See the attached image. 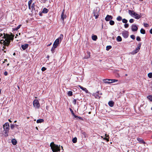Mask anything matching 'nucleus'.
I'll return each mask as SVG.
<instances>
[{"instance_id": "nucleus-1", "label": "nucleus", "mask_w": 152, "mask_h": 152, "mask_svg": "<svg viewBox=\"0 0 152 152\" xmlns=\"http://www.w3.org/2000/svg\"><path fill=\"white\" fill-rule=\"evenodd\" d=\"M4 36L2 37L5 40L1 39L0 41V43H4L5 45L9 46L10 44V40H12L14 39V35H12L10 36L9 35L5 33L4 34Z\"/></svg>"}, {"instance_id": "nucleus-2", "label": "nucleus", "mask_w": 152, "mask_h": 152, "mask_svg": "<svg viewBox=\"0 0 152 152\" xmlns=\"http://www.w3.org/2000/svg\"><path fill=\"white\" fill-rule=\"evenodd\" d=\"M50 146L53 152H61V150L60 146L54 144V142L51 143Z\"/></svg>"}, {"instance_id": "nucleus-3", "label": "nucleus", "mask_w": 152, "mask_h": 152, "mask_svg": "<svg viewBox=\"0 0 152 152\" xmlns=\"http://www.w3.org/2000/svg\"><path fill=\"white\" fill-rule=\"evenodd\" d=\"M4 128V134H6V136H8V133L10 129V125L8 123H5L3 125Z\"/></svg>"}, {"instance_id": "nucleus-4", "label": "nucleus", "mask_w": 152, "mask_h": 152, "mask_svg": "<svg viewBox=\"0 0 152 152\" xmlns=\"http://www.w3.org/2000/svg\"><path fill=\"white\" fill-rule=\"evenodd\" d=\"M33 104L34 107L37 108H39L40 107V104L39 101L37 99H34L33 102Z\"/></svg>"}, {"instance_id": "nucleus-5", "label": "nucleus", "mask_w": 152, "mask_h": 152, "mask_svg": "<svg viewBox=\"0 0 152 152\" xmlns=\"http://www.w3.org/2000/svg\"><path fill=\"white\" fill-rule=\"evenodd\" d=\"M93 14L94 16L95 17V18L97 19L99 15V10L97 9H94L93 10Z\"/></svg>"}, {"instance_id": "nucleus-6", "label": "nucleus", "mask_w": 152, "mask_h": 152, "mask_svg": "<svg viewBox=\"0 0 152 152\" xmlns=\"http://www.w3.org/2000/svg\"><path fill=\"white\" fill-rule=\"evenodd\" d=\"M122 35L125 38H126L128 37L129 36V32L127 31H123L122 33Z\"/></svg>"}, {"instance_id": "nucleus-7", "label": "nucleus", "mask_w": 152, "mask_h": 152, "mask_svg": "<svg viewBox=\"0 0 152 152\" xmlns=\"http://www.w3.org/2000/svg\"><path fill=\"white\" fill-rule=\"evenodd\" d=\"M113 17L111 15H107L106 17L105 18V19L106 21H108L110 20H111L113 19Z\"/></svg>"}, {"instance_id": "nucleus-8", "label": "nucleus", "mask_w": 152, "mask_h": 152, "mask_svg": "<svg viewBox=\"0 0 152 152\" xmlns=\"http://www.w3.org/2000/svg\"><path fill=\"white\" fill-rule=\"evenodd\" d=\"M132 29L133 31H137L138 30V27L137 26L133 24L132 26Z\"/></svg>"}, {"instance_id": "nucleus-9", "label": "nucleus", "mask_w": 152, "mask_h": 152, "mask_svg": "<svg viewBox=\"0 0 152 152\" xmlns=\"http://www.w3.org/2000/svg\"><path fill=\"white\" fill-rule=\"evenodd\" d=\"M133 15L134 16L135 18L137 19H139L141 17V16L140 15H139L135 12H134Z\"/></svg>"}, {"instance_id": "nucleus-10", "label": "nucleus", "mask_w": 152, "mask_h": 152, "mask_svg": "<svg viewBox=\"0 0 152 152\" xmlns=\"http://www.w3.org/2000/svg\"><path fill=\"white\" fill-rule=\"evenodd\" d=\"M59 39H56L54 42L53 46L57 48L59 44Z\"/></svg>"}, {"instance_id": "nucleus-11", "label": "nucleus", "mask_w": 152, "mask_h": 152, "mask_svg": "<svg viewBox=\"0 0 152 152\" xmlns=\"http://www.w3.org/2000/svg\"><path fill=\"white\" fill-rule=\"evenodd\" d=\"M98 93L99 91H98L97 92L94 93V95L96 98L99 99L100 98L101 96L99 95V94Z\"/></svg>"}, {"instance_id": "nucleus-12", "label": "nucleus", "mask_w": 152, "mask_h": 152, "mask_svg": "<svg viewBox=\"0 0 152 152\" xmlns=\"http://www.w3.org/2000/svg\"><path fill=\"white\" fill-rule=\"evenodd\" d=\"M28 46V44H25L21 45V48L23 50H26Z\"/></svg>"}, {"instance_id": "nucleus-13", "label": "nucleus", "mask_w": 152, "mask_h": 152, "mask_svg": "<svg viewBox=\"0 0 152 152\" xmlns=\"http://www.w3.org/2000/svg\"><path fill=\"white\" fill-rule=\"evenodd\" d=\"M78 86L79 87H80L82 90L84 91L86 93H88V91L86 89V88L83 87L82 86L80 85H79V86Z\"/></svg>"}, {"instance_id": "nucleus-14", "label": "nucleus", "mask_w": 152, "mask_h": 152, "mask_svg": "<svg viewBox=\"0 0 152 152\" xmlns=\"http://www.w3.org/2000/svg\"><path fill=\"white\" fill-rule=\"evenodd\" d=\"M110 81H111V79H105L103 80V81L105 83H110Z\"/></svg>"}, {"instance_id": "nucleus-15", "label": "nucleus", "mask_w": 152, "mask_h": 152, "mask_svg": "<svg viewBox=\"0 0 152 152\" xmlns=\"http://www.w3.org/2000/svg\"><path fill=\"white\" fill-rule=\"evenodd\" d=\"M114 102L112 101H110L108 103V104L110 107H113L114 106Z\"/></svg>"}, {"instance_id": "nucleus-16", "label": "nucleus", "mask_w": 152, "mask_h": 152, "mask_svg": "<svg viewBox=\"0 0 152 152\" xmlns=\"http://www.w3.org/2000/svg\"><path fill=\"white\" fill-rule=\"evenodd\" d=\"M137 140L139 142L141 143L144 144L145 143V142L143 140L142 138H137Z\"/></svg>"}, {"instance_id": "nucleus-17", "label": "nucleus", "mask_w": 152, "mask_h": 152, "mask_svg": "<svg viewBox=\"0 0 152 152\" xmlns=\"http://www.w3.org/2000/svg\"><path fill=\"white\" fill-rule=\"evenodd\" d=\"M66 17V15H63V13H61V19L63 21H64V19H65Z\"/></svg>"}, {"instance_id": "nucleus-18", "label": "nucleus", "mask_w": 152, "mask_h": 152, "mask_svg": "<svg viewBox=\"0 0 152 152\" xmlns=\"http://www.w3.org/2000/svg\"><path fill=\"white\" fill-rule=\"evenodd\" d=\"M35 6V4L34 3H33L32 4L31 6V12H32L33 13L34 12L33 11L34 10V9L35 8L34 7Z\"/></svg>"}, {"instance_id": "nucleus-19", "label": "nucleus", "mask_w": 152, "mask_h": 152, "mask_svg": "<svg viewBox=\"0 0 152 152\" xmlns=\"http://www.w3.org/2000/svg\"><path fill=\"white\" fill-rule=\"evenodd\" d=\"M48 11L49 10L47 9L46 8H44L43 9L42 12L43 13H47L48 12Z\"/></svg>"}, {"instance_id": "nucleus-20", "label": "nucleus", "mask_w": 152, "mask_h": 152, "mask_svg": "<svg viewBox=\"0 0 152 152\" xmlns=\"http://www.w3.org/2000/svg\"><path fill=\"white\" fill-rule=\"evenodd\" d=\"M39 10V8L37 7L34 9L33 11L34 12L35 14H37L39 12L38 10Z\"/></svg>"}, {"instance_id": "nucleus-21", "label": "nucleus", "mask_w": 152, "mask_h": 152, "mask_svg": "<svg viewBox=\"0 0 152 152\" xmlns=\"http://www.w3.org/2000/svg\"><path fill=\"white\" fill-rule=\"evenodd\" d=\"M87 56H85L84 57V58H85V59H87V58H89L90 57V52H87Z\"/></svg>"}, {"instance_id": "nucleus-22", "label": "nucleus", "mask_w": 152, "mask_h": 152, "mask_svg": "<svg viewBox=\"0 0 152 152\" xmlns=\"http://www.w3.org/2000/svg\"><path fill=\"white\" fill-rule=\"evenodd\" d=\"M63 35L62 34H60L59 37L57 38V39H59V41L61 42L62 40L63 39Z\"/></svg>"}, {"instance_id": "nucleus-23", "label": "nucleus", "mask_w": 152, "mask_h": 152, "mask_svg": "<svg viewBox=\"0 0 152 152\" xmlns=\"http://www.w3.org/2000/svg\"><path fill=\"white\" fill-rule=\"evenodd\" d=\"M12 142L13 145H15L17 144V141L15 139H12Z\"/></svg>"}, {"instance_id": "nucleus-24", "label": "nucleus", "mask_w": 152, "mask_h": 152, "mask_svg": "<svg viewBox=\"0 0 152 152\" xmlns=\"http://www.w3.org/2000/svg\"><path fill=\"white\" fill-rule=\"evenodd\" d=\"M44 121V119H38L37 121V123H39L43 122Z\"/></svg>"}, {"instance_id": "nucleus-25", "label": "nucleus", "mask_w": 152, "mask_h": 152, "mask_svg": "<svg viewBox=\"0 0 152 152\" xmlns=\"http://www.w3.org/2000/svg\"><path fill=\"white\" fill-rule=\"evenodd\" d=\"M70 110L71 112V113H72V114L74 116V117L75 118H76L77 117V116L75 115L74 113L73 112V111L71 109V108H70Z\"/></svg>"}, {"instance_id": "nucleus-26", "label": "nucleus", "mask_w": 152, "mask_h": 152, "mask_svg": "<svg viewBox=\"0 0 152 152\" xmlns=\"http://www.w3.org/2000/svg\"><path fill=\"white\" fill-rule=\"evenodd\" d=\"M32 0H30L28 1V6L29 9L30 10L31 9V5L32 4Z\"/></svg>"}, {"instance_id": "nucleus-27", "label": "nucleus", "mask_w": 152, "mask_h": 152, "mask_svg": "<svg viewBox=\"0 0 152 152\" xmlns=\"http://www.w3.org/2000/svg\"><path fill=\"white\" fill-rule=\"evenodd\" d=\"M118 42H121L122 41V38L121 36H118L116 38Z\"/></svg>"}, {"instance_id": "nucleus-28", "label": "nucleus", "mask_w": 152, "mask_h": 152, "mask_svg": "<svg viewBox=\"0 0 152 152\" xmlns=\"http://www.w3.org/2000/svg\"><path fill=\"white\" fill-rule=\"evenodd\" d=\"M92 40L95 41L97 39V37L96 35H94L92 36Z\"/></svg>"}, {"instance_id": "nucleus-29", "label": "nucleus", "mask_w": 152, "mask_h": 152, "mask_svg": "<svg viewBox=\"0 0 152 152\" xmlns=\"http://www.w3.org/2000/svg\"><path fill=\"white\" fill-rule=\"evenodd\" d=\"M56 47H55V46L53 45V47L52 48L51 51L52 53H54L55 52V49Z\"/></svg>"}, {"instance_id": "nucleus-30", "label": "nucleus", "mask_w": 152, "mask_h": 152, "mask_svg": "<svg viewBox=\"0 0 152 152\" xmlns=\"http://www.w3.org/2000/svg\"><path fill=\"white\" fill-rule=\"evenodd\" d=\"M140 32L141 34H144L145 33V30L143 28H141L140 31Z\"/></svg>"}, {"instance_id": "nucleus-31", "label": "nucleus", "mask_w": 152, "mask_h": 152, "mask_svg": "<svg viewBox=\"0 0 152 152\" xmlns=\"http://www.w3.org/2000/svg\"><path fill=\"white\" fill-rule=\"evenodd\" d=\"M129 14L130 15H131L132 16L133 15V14L134 12H134L132 10H129Z\"/></svg>"}, {"instance_id": "nucleus-32", "label": "nucleus", "mask_w": 152, "mask_h": 152, "mask_svg": "<svg viewBox=\"0 0 152 152\" xmlns=\"http://www.w3.org/2000/svg\"><path fill=\"white\" fill-rule=\"evenodd\" d=\"M116 20L118 21H121L122 20V17L120 16H118L116 18Z\"/></svg>"}, {"instance_id": "nucleus-33", "label": "nucleus", "mask_w": 152, "mask_h": 152, "mask_svg": "<svg viewBox=\"0 0 152 152\" xmlns=\"http://www.w3.org/2000/svg\"><path fill=\"white\" fill-rule=\"evenodd\" d=\"M77 138L76 137L74 138L72 140V141L73 143H75L77 142Z\"/></svg>"}, {"instance_id": "nucleus-34", "label": "nucleus", "mask_w": 152, "mask_h": 152, "mask_svg": "<svg viewBox=\"0 0 152 152\" xmlns=\"http://www.w3.org/2000/svg\"><path fill=\"white\" fill-rule=\"evenodd\" d=\"M140 49V48H137L134 51V53H137L139 51Z\"/></svg>"}, {"instance_id": "nucleus-35", "label": "nucleus", "mask_w": 152, "mask_h": 152, "mask_svg": "<svg viewBox=\"0 0 152 152\" xmlns=\"http://www.w3.org/2000/svg\"><path fill=\"white\" fill-rule=\"evenodd\" d=\"M147 98L150 101H152V96L149 95L147 97Z\"/></svg>"}, {"instance_id": "nucleus-36", "label": "nucleus", "mask_w": 152, "mask_h": 152, "mask_svg": "<svg viewBox=\"0 0 152 152\" xmlns=\"http://www.w3.org/2000/svg\"><path fill=\"white\" fill-rule=\"evenodd\" d=\"M109 23L111 25H113L115 24V22L113 20H110Z\"/></svg>"}, {"instance_id": "nucleus-37", "label": "nucleus", "mask_w": 152, "mask_h": 152, "mask_svg": "<svg viewBox=\"0 0 152 152\" xmlns=\"http://www.w3.org/2000/svg\"><path fill=\"white\" fill-rule=\"evenodd\" d=\"M68 95L69 96H71L72 95V92L71 91H68Z\"/></svg>"}, {"instance_id": "nucleus-38", "label": "nucleus", "mask_w": 152, "mask_h": 152, "mask_svg": "<svg viewBox=\"0 0 152 152\" xmlns=\"http://www.w3.org/2000/svg\"><path fill=\"white\" fill-rule=\"evenodd\" d=\"M112 48V46L110 45L107 46L106 47V50H109L110 49Z\"/></svg>"}, {"instance_id": "nucleus-39", "label": "nucleus", "mask_w": 152, "mask_h": 152, "mask_svg": "<svg viewBox=\"0 0 152 152\" xmlns=\"http://www.w3.org/2000/svg\"><path fill=\"white\" fill-rule=\"evenodd\" d=\"M122 22L124 23H126L128 22V21L127 20L125 19H122Z\"/></svg>"}, {"instance_id": "nucleus-40", "label": "nucleus", "mask_w": 152, "mask_h": 152, "mask_svg": "<svg viewBox=\"0 0 152 152\" xmlns=\"http://www.w3.org/2000/svg\"><path fill=\"white\" fill-rule=\"evenodd\" d=\"M148 76L150 78H152V73H149L148 74Z\"/></svg>"}, {"instance_id": "nucleus-41", "label": "nucleus", "mask_w": 152, "mask_h": 152, "mask_svg": "<svg viewBox=\"0 0 152 152\" xmlns=\"http://www.w3.org/2000/svg\"><path fill=\"white\" fill-rule=\"evenodd\" d=\"M117 81H118V80H115V79L111 80L110 83H112L115 82H117Z\"/></svg>"}, {"instance_id": "nucleus-42", "label": "nucleus", "mask_w": 152, "mask_h": 152, "mask_svg": "<svg viewBox=\"0 0 152 152\" xmlns=\"http://www.w3.org/2000/svg\"><path fill=\"white\" fill-rule=\"evenodd\" d=\"M130 37L133 39H135V36L134 35H131Z\"/></svg>"}, {"instance_id": "nucleus-43", "label": "nucleus", "mask_w": 152, "mask_h": 152, "mask_svg": "<svg viewBox=\"0 0 152 152\" xmlns=\"http://www.w3.org/2000/svg\"><path fill=\"white\" fill-rule=\"evenodd\" d=\"M15 127V125L14 124H11L10 125V128L11 129H13Z\"/></svg>"}, {"instance_id": "nucleus-44", "label": "nucleus", "mask_w": 152, "mask_h": 152, "mask_svg": "<svg viewBox=\"0 0 152 152\" xmlns=\"http://www.w3.org/2000/svg\"><path fill=\"white\" fill-rule=\"evenodd\" d=\"M136 40L138 41H140L141 40L140 38L139 37L137 36L136 38Z\"/></svg>"}, {"instance_id": "nucleus-45", "label": "nucleus", "mask_w": 152, "mask_h": 152, "mask_svg": "<svg viewBox=\"0 0 152 152\" xmlns=\"http://www.w3.org/2000/svg\"><path fill=\"white\" fill-rule=\"evenodd\" d=\"M46 68L45 67H43L42 68L41 70L42 71H44L46 69Z\"/></svg>"}, {"instance_id": "nucleus-46", "label": "nucleus", "mask_w": 152, "mask_h": 152, "mask_svg": "<svg viewBox=\"0 0 152 152\" xmlns=\"http://www.w3.org/2000/svg\"><path fill=\"white\" fill-rule=\"evenodd\" d=\"M124 27L125 28H127L129 27V25L128 24H127L126 23H125V24L124 25Z\"/></svg>"}, {"instance_id": "nucleus-47", "label": "nucleus", "mask_w": 152, "mask_h": 152, "mask_svg": "<svg viewBox=\"0 0 152 152\" xmlns=\"http://www.w3.org/2000/svg\"><path fill=\"white\" fill-rule=\"evenodd\" d=\"M144 26L145 27H147L149 25L148 23H145L144 24Z\"/></svg>"}, {"instance_id": "nucleus-48", "label": "nucleus", "mask_w": 152, "mask_h": 152, "mask_svg": "<svg viewBox=\"0 0 152 152\" xmlns=\"http://www.w3.org/2000/svg\"><path fill=\"white\" fill-rule=\"evenodd\" d=\"M76 118H78L79 119H80V120H82V121H83V118L80 117V116H77V117Z\"/></svg>"}, {"instance_id": "nucleus-49", "label": "nucleus", "mask_w": 152, "mask_h": 152, "mask_svg": "<svg viewBox=\"0 0 152 152\" xmlns=\"http://www.w3.org/2000/svg\"><path fill=\"white\" fill-rule=\"evenodd\" d=\"M72 102L75 105L76 102V99H74Z\"/></svg>"}, {"instance_id": "nucleus-50", "label": "nucleus", "mask_w": 152, "mask_h": 152, "mask_svg": "<svg viewBox=\"0 0 152 152\" xmlns=\"http://www.w3.org/2000/svg\"><path fill=\"white\" fill-rule=\"evenodd\" d=\"M134 19H131L129 20V22L131 23H133L134 22Z\"/></svg>"}, {"instance_id": "nucleus-51", "label": "nucleus", "mask_w": 152, "mask_h": 152, "mask_svg": "<svg viewBox=\"0 0 152 152\" xmlns=\"http://www.w3.org/2000/svg\"><path fill=\"white\" fill-rule=\"evenodd\" d=\"M103 139L104 140H105L107 141V142H108L109 141V140L108 138H107V137H105L103 138Z\"/></svg>"}, {"instance_id": "nucleus-52", "label": "nucleus", "mask_w": 152, "mask_h": 152, "mask_svg": "<svg viewBox=\"0 0 152 152\" xmlns=\"http://www.w3.org/2000/svg\"><path fill=\"white\" fill-rule=\"evenodd\" d=\"M4 75L5 76H7L8 75V72L7 71H5L4 73Z\"/></svg>"}, {"instance_id": "nucleus-53", "label": "nucleus", "mask_w": 152, "mask_h": 152, "mask_svg": "<svg viewBox=\"0 0 152 152\" xmlns=\"http://www.w3.org/2000/svg\"><path fill=\"white\" fill-rule=\"evenodd\" d=\"M141 43H139L138 45V47H137V48H140V47L141 45Z\"/></svg>"}, {"instance_id": "nucleus-54", "label": "nucleus", "mask_w": 152, "mask_h": 152, "mask_svg": "<svg viewBox=\"0 0 152 152\" xmlns=\"http://www.w3.org/2000/svg\"><path fill=\"white\" fill-rule=\"evenodd\" d=\"M21 26V25H18L17 27L16 28H17V29H19L20 27Z\"/></svg>"}, {"instance_id": "nucleus-55", "label": "nucleus", "mask_w": 152, "mask_h": 152, "mask_svg": "<svg viewBox=\"0 0 152 152\" xmlns=\"http://www.w3.org/2000/svg\"><path fill=\"white\" fill-rule=\"evenodd\" d=\"M0 44H3V45H4V46L3 47V48H4V49H5L6 48V46H7V45H5L4 43H0Z\"/></svg>"}, {"instance_id": "nucleus-56", "label": "nucleus", "mask_w": 152, "mask_h": 152, "mask_svg": "<svg viewBox=\"0 0 152 152\" xmlns=\"http://www.w3.org/2000/svg\"><path fill=\"white\" fill-rule=\"evenodd\" d=\"M42 12H39V15L41 16H42Z\"/></svg>"}, {"instance_id": "nucleus-57", "label": "nucleus", "mask_w": 152, "mask_h": 152, "mask_svg": "<svg viewBox=\"0 0 152 152\" xmlns=\"http://www.w3.org/2000/svg\"><path fill=\"white\" fill-rule=\"evenodd\" d=\"M43 3H45L46 2V0H41Z\"/></svg>"}, {"instance_id": "nucleus-58", "label": "nucleus", "mask_w": 152, "mask_h": 152, "mask_svg": "<svg viewBox=\"0 0 152 152\" xmlns=\"http://www.w3.org/2000/svg\"><path fill=\"white\" fill-rule=\"evenodd\" d=\"M105 137H109V135H107L106 134H105Z\"/></svg>"}, {"instance_id": "nucleus-59", "label": "nucleus", "mask_w": 152, "mask_h": 152, "mask_svg": "<svg viewBox=\"0 0 152 152\" xmlns=\"http://www.w3.org/2000/svg\"><path fill=\"white\" fill-rule=\"evenodd\" d=\"M150 33L152 34V28L150 31Z\"/></svg>"}, {"instance_id": "nucleus-60", "label": "nucleus", "mask_w": 152, "mask_h": 152, "mask_svg": "<svg viewBox=\"0 0 152 152\" xmlns=\"http://www.w3.org/2000/svg\"><path fill=\"white\" fill-rule=\"evenodd\" d=\"M18 29H17V28H14L13 29V30L14 31H17V30Z\"/></svg>"}, {"instance_id": "nucleus-61", "label": "nucleus", "mask_w": 152, "mask_h": 152, "mask_svg": "<svg viewBox=\"0 0 152 152\" xmlns=\"http://www.w3.org/2000/svg\"><path fill=\"white\" fill-rule=\"evenodd\" d=\"M7 61V59H5L4 60V61L3 62V63H4L5 61Z\"/></svg>"}, {"instance_id": "nucleus-62", "label": "nucleus", "mask_w": 152, "mask_h": 152, "mask_svg": "<svg viewBox=\"0 0 152 152\" xmlns=\"http://www.w3.org/2000/svg\"><path fill=\"white\" fill-rule=\"evenodd\" d=\"M64 11H64V10H63V11H62V13H63V15H64Z\"/></svg>"}, {"instance_id": "nucleus-63", "label": "nucleus", "mask_w": 152, "mask_h": 152, "mask_svg": "<svg viewBox=\"0 0 152 152\" xmlns=\"http://www.w3.org/2000/svg\"><path fill=\"white\" fill-rule=\"evenodd\" d=\"M3 36V34H2L0 33V37L2 36Z\"/></svg>"}, {"instance_id": "nucleus-64", "label": "nucleus", "mask_w": 152, "mask_h": 152, "mask_svg": "<svg viewBox=\"0 0 152 152\" xmlns=\"http://www.w3.org/2000/svg\"><path fill=\"white\" fill-rule=\"evenodd\" d=\"M14 125H15V126L17 127L18 126V125L16 124H15Z\"/></svg>"}]
</instances>
